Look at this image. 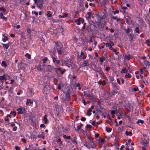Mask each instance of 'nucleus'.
Wrapping results in <instances>:
<instances>
[{"mask_svg": "<svg viewBox=\"0 0 150 150\" xmlns=\"http://www.w3.org/2000/svg\"><path fill=\"white\" fill-rule=\"evenodd\" d=\"M10 79V76L7 74H4L2 76H0V82L2 83H3L4 81Z\"/></svg>", "mask_w": 150, "mask_h": 150, "instance_id": "nucleus-1", "label": "nucleus"}, {"mask_svg": "<svg viewBox=\"0 0 150 150\" xmlns=\"http://www.w3.org/2000/svg\"><path fill=\"white\" fill-rule=\"evenodd\" d=\"M16 110L18 111L17 113L18 114H21L25 112L26 110L24 108L22 107L17 109Z\"/></svg>", "mask_w": 150, "mask_h": 150, "instance_id": "nucleus-2", "label": "nucleus"}, {"mask_svg": "<svg viewBox=\"0 0 150 150\" xmlns=\"http://www.w3.org/2000/svg\"><path fill=\"white\" fill-rule=\"evenodd\" d=\"M55 44L57 47V51L58 54H61L62 53V52L63 50V48L61 47L58 45V44L56 42H55Z\"/></svg>", "mask_w": 150, "mask_h": 150, "instance_id": "nucleus-3", "label": "nucleus"}, {"mask_svg": "<svg viewBox=\"0 0 150 150\" xmlns=\"http://www.w3.org/2000/svg\"><path fill=\"white\" fill-rule=\"evenodd\" d=\"M51 88V86H50L49 85H46L44 88V91H48L50 90Z\"/></svg>", "mask_w": 150, "mask_h": 150, "instance_id": "nucleus-4", "label": "nucleus"}, {"mask_svg": "<svg viewBox=\"0 0 150 150\" xmlns=\"http://www.w3.org/2000/svg\"><path fill=\"white\" fill-rule=\"evenodd\" d=\"M144 64L145 66L144 67V69H145L147 66L149 67L150 65V63L148 61L145 60L144 61Z\"/></svg>", "mask_w": 150, "mask_h": 150, "instance_id": "nucleus-5", "label": "nucleus"}, {"mask_svg": "<svg viewBox=\"0 0 150 150\" xmlns=\"http://www.w3.org/2000/svg\"><path fill=\"white\" fill-rule=\"evenodd\" d=\"M88 60H85L83 61V63L82 64V67L85 66H89V63H88Z\"/></svg>", "mask_w": 150, "mask_h": 150, "instance_id": "nucleus-6", "label": "nucleus"}, {"mask_svg": "<svg viewBox=\"0 0 150 150\" xmlns=\"http://www.w3.org/2000/svg\"><path fill=\"white\" fill-rule=\"evenodd\" d=\"M44 133L43 132H42L41 134H39L37 136V137L39 138H42L44 139L45 136L44 135Z\"/></svg>", "mask_w": 150, "mask_h": 150, "instance_id": "nucleus-7", "label": "nucleus"}, {"mask_svg": "<svg viewBox=\"0 0 150 150\" xmlns=\"http://www.w3.org/2000/svg\"><path fill=\"white\" fill-rule=\"evenodd\" d=\"M0 18L6 21L7 20V18L3 16V14L2 13H0Z\"/></svg>", "mask_w": 150, "mask_h": 150, "instance_id": "nucleus-8", "label": "nucleus"}, {"mask_svg": "<svg viewBox=\"0 0 150 150\" xmlns=\"http://www.w3.org/2000/svg\"><path fill=\"white\" fill-rule=\"evenodd\" d=\"M47 115H45L44 116L43 120L44 121L45 123L47 124Z\"/></svg>", "mask_w": 150, "mask_h": 150, "instance_id": "nucleus-9", "label": "nucleus"}, {"mask_svg": "<svg viewBox=\"0 0 150 150\" xmlns=\"http://www.w3.org/2000/svg\"><path fill=\"white\" fill-rule=\"evenodd\" d=\"M75 22L78 25H79L81 24L80 18L78 19H75Z\"/></svg>", "mask_w": 150, "mask_h": 150, "instance_id": "nucleus-10", "label": "nucleus"}, {"mask_svg": "<svg viewBox=\"0 0 150 150\" xmlns=\"http://www.w3.org/2000/svg\"><path fill=\"white\" fill-rule=\"evenodd\" d=\"M120 72L122 74H123L124 73H127V70L125 68H124L122 69Z\"/></svg>", "mask_w": 150, "mask_h": 150, "instance_id": "nucleus-11", "label": "nucleus"}, {"mask_svg": "<svg viewBox=\"0 0 150 150\" xmlns=\"http://www.w3.org/2000/svg\"><path fill=\"white\" fill-rule=\"evenodd\" d=\"M99 58L100 61L101 63H102L105 60V57L103 56H102L101 57H100Z\"/></svg>", "mask_w": 150, "mask_h": 150, "instance_id": "nucleus-12", "label": "nucleus"}, {"mask_svg": "<svg viewBox=\"0 0 150 150\" xmlns=\"http://www.w3.org/2000/svg\"><path fill=\"white\" fill-rule=\"evenodd\" d=\"M2 45H3V46L6 49H8L9 46V43L7 44L2 43Z\"/></svg>", "mask_w": 150, "mask_h": 150, "instance_id": "nucleus-13", "label": "nucleus"}, {"mask_svg": "<svg viewBox=\"0 0 150 150\" xmlns=\"http://www.w3.org/2000/svg\"><path fill=\"white\" fill-rule=\"evenodd\" d=\"M95 71L98 73L100 75H101L103 74V72L102 70L100 69L99 70H95Z\"/></svg>", "mask_w": 150, "mask_h": 150, "instance_id": "nucleus-14", "label": "nucleus"}, {"mask_svg": "<svg viewBox=\"0 0 150 150\" xmlns=\"http://www.w3.org/2000/svg\"><path fill=\"white\" fill-rule=\"evenodd\" d=\"M125 134H126V135L127 136H131L132 134V133L131 132H127V131H126L125 132Z\"/></svg>", "mask_w": 150, "mask_h": 150, "instance_id": "nucleus-15", "label": "nucleus"}, {"mask_svg": "<svg viewBox=\"0 0 150 150\" xmlns=\"http://www.w3.org/2000/svg\"><path fill=\"white\" fill-rule=\"evenodd\" d=\"M130 57V55L128 54V55H125V59L127 60H129Z\"/></svg>", "mask_w": 150, "mask_h": 150, "instance_id": "nucleus-16", "label": "nucleus"}, {"mask_svg": "<svg viewBox=\"0 0 150 150\" xmlns=\"http://www.w3.org/2000/svg\"><path fill=\"white\" fill-rule=\"evenodd\" d=\"M1 66L5 67H7L6 64L4 61H2L1 62Z\"/></svg>", "mask_w": 150, "mask_h": 150, "instance_id": "nucleus-17", "label": "nucleus"}, {"mask_svg": "<svg viewBox=\"0 0 150 150\" xmlns=\"http://www.w3.org/2000/svg\"><path fill=\"white\" fill-rule=\"evenodd\" d=\"M88 144L90 146H91V147L92 148H93L95 147L94 144L92 142V141H91L90 143H89Z\"/></svg>", "mask_w": 150, "mask_h": 150, "instance_id": "nucleus-18", "label": "nucleus"}, {"mask_svg": "<svg viewBox=\"0 0 150 150\" xmlns=\"http://www.w3.org/2000/svg\"><path fill=\"white\" fill-rule=\"evenodd\" d=\"M92 111V110L91 108H89L87 112V115L89 116H90L91 114V112Z\"/></svg>", "mask_w": 150, "mask_h": 150, "instance_id": "nucleus-19", "label": "nucleus"}, {"mask_svg": "<svg viewBox=\"0 0 150 150\" xmlns=\"http://www.w3.org/2000/svg\"><path fill=\"white\" fill-rule=\"evenodd\" d=\"M144 122V121L143 120H138L136 122L137 123L139 124V123H141V124H143Z\"/></svg>", "mask_w": 150, "mask_h": 150, "instance_id": "nucleus-20", "label": "nucleus"}, {"mask_svg": "<svg viewBox=\"0 0 150 150\" xmlns=\"http://www.w3.org/2000/svg\"><path fill=\"white\" fill-rule=\"evenodd\" d=\"M25 56L27 57L28 59H31V55L27 53L25 54Z\"/></svg>", "mask_w": 150, "mask_h": 150, "instance_id": "nucleus-21", "label": "nucleus"}, {"mask_svg": "<svg viewBox=\"0 0 150 150\" xmlns=\"http://www.w3.org/2000/svg\"><path fill=\"white\" fill-rule=\"evenodd\" d=\"M129 39L130 41H132L133 40V35L131 34H130L129 35Z\"/></svg>", "mask_w": 150, "mask_h": 150, "instance_id": "nucleus-22", "label": "nucleus"}, {"mask_svg": "<svg viewBox=\"0 0 150 150\" xmlns=\"http://www.w3.org/2000/svg\"><path fill=\"white\" fill-rule=\"evenodd\" d=\"M10 114L12 115L13 116L15 117L16 115V113L15 111H11L10 113Z\"/></svg>", "mask_w": 150, "mask_h": 150, "instance_id": "nucleus-23", "label": "nucleus"}, {"mask_svg": "<svg viewBox=\"0 0 150 150\" xmlns=\"http://www.w3.org/2000/svg\"><path fill=\"white\" fill-rule=\"evenodd\" d=\"M57 142L59 143V144L60 145H62V142L61 141V139L60 138H59L57 141Z\"/></svg>", "mask_w": 150, "mask_h": 150, "instance_id": "nucleus-24", "label": "nucleus"}, {"mask_svg": "<svg viewBox=\"0 0 150 150\" xmlns=\"http://www.w3.org/2000/svg\"><path fill=\"white\" fill-rule=\"evenodd\" d=\"M148 46L150 47V40H148L146 42Z\"/></svg>", "mask_w": 150, "mask_h": 150, "instance_id": "nucleus-25", "label": "nucleus"}, {"mask_svg": "<svg viewBox=\"0 0 150 150\" xmlns=\"http://www.w3.org/2000/svg\"><path fill=\"white\" fill-rule=\"evenodd\" d=\"M131 77V75L129 74L128 73H127L125 75V77L126 78H130Z\"/></svg>", "mask_w": 150, "mask_h": 150, "instance_id": "nucleus-26", "label": "nucleus"}, {"mask_svg": "<svg viewBox=\"0 0 150 150\" xmlns=\"http://www.w3.org/2000/svg\"><path fill=\"white\" fill-rule=\"evenodd\" d=\"M135 31V32L136 33H140V30H139V27H137L136 28Z\"/></svg>", "mask_w": 150, "mask_h": 150, "instance_id": "nucleus-27", "label": "nucleus"}, {"mask_svg": "<svg viewBox=\"0 0 150 150\" xmlns=\"http://www.w3.org/2000/svg\"><path fill=\"white\" fill-rule=\"evenodd\" d=\"M2 41L4 42H5L8 40V38L6 36H5L4 38L2 39Z\"/></svg>", "mask_w": 150, "mask_h": 150, "instance_id": "nucleus-28", "label": "nucleus"}, {"mask_svg": "<svg viewBox=\"0 0 150 150\" xmlns=\"http://www.w3.org/2000/svg\"><path fill=\"white\" fill-rule=\"evenodd\" d=\"M0 11H2L3 12H5L6 11V9L4 7H0Z\"/></svg>", "mask_w": 150, "mask_h": 150, "instance_id": "nucleus-29", "label": "nucleus"}, {"mask_svg": "<svg viewBox=\"0 0 150 150\" xmlns=\"http://www.w3.org/2000/svg\"><path fill=\"white\" fill-rule=\"evenodd\" d=\"M32 13L33 14H35V15H38V13L37 11H32Z\"/></svg>", "mask_w": 150, "mask_h": 150, "instance_id": "nucleus-30", "label": "nucleus"}, {"mask_svg": "<svg viewBox=\"0 0 150 150\" xmlns=\"http://www.w3.org/2000/svg\"><path fill=\"white\" fill-rule=\"evenodd\" d=\"M80 23H82L84 24V23H84V20L83 19L81 18H80Z\"/></svg>", "mask_w": 150, "mask_h": 150, "instance_id": "nucleus-31", "label": "nucleus"}, {"mask_svg": "<svg viewBox=\"0 0 150 150\" xmlns=\"http://www.w3.org/2000/svg\"><path fill=\"white\" fill-rule=\"evenodd\" d=\"M83 126V125L82 124L80 123V125L77 126V127L78 129H80L81 127Z\"/></svg>", "mask_w": 150, "mask_h": 150, "instance_id": "nucleus-32", "label": "nucleus"}, {"mask_svg": "<svg viewBox=\"0 0 150 150\" xmlns=\"http://www.w3.org/2000/svg\"><path fill=\"white\" fill-rule=\"evenodd\" d=\"M88 15V18H90L91 17V12H88L87 13Z\"/></svg>", "mask_w": 150, "mask_h": 150, "instance_id": "nucleus-33", "label": "nucleus"}, {"mask_svg": "<svg viewBox=\"0 0 150 150\" xmlns=\"http://www.w3.org/2000/svg\"><path fill=\"white\" fill-rule=\"evenodd\" d=\"M106 47H110L111 46V44L110 43H107L104 44Z\"/></svg>", "mask_w": 150, "mask_h": 150, "instance_id": "nucleus-34", "label": "nucleus"}, {"mask_svg": "<svg viewBox=\"0 0 150 150\" xmlns=\"http://www.w3.org/2000/svg\"><path fill=\"white\" fill-rule=\"evenodd\" d=\"M110 112L112 115H113L115 114L116 111L115 110H110Z\"/></svg>", "mask_w": 150, "mask_h": 150, "instance_id": "nucleus-35", "label": "nucleus"}, {"mask_svg": "<svg viewBox=\"0 0 150 150\" xmlns=\"http://www.w3.org/2000/svg\"><path fill=\"white\" fill-rule=\"evenodd\" d=\"M52 21L53 23H57L58 22L57 20L53 18L52 19Z\"/></svg>", "mask_w": 150, "mask_h": 150, "instance_id": "nucleus-36", "label": "nucleus"}, {"mask_svg": "<svg viewBox=\"0 0 150 150\" xmlns=\"http://www.w3.org/2000/svg\"><path fill=\"white\" fill-rule=\"evenodd\" d=\"M30 102V99H28L27 100V102L25 104L26 105H28L29 103Z\"/></svg>", "mask_w": 150, "mask_h": 150, "instance_id": "nucleus-37", "label": "nucleus"}, {"mask_svg": "<svg viewBox=\"0 0 150 150\" xmlns=\"http://www.w3.org/2000/svg\"><path fill=\"white\" fill-rule=\"evenodd\" d=\"M47 57H45V58L42 59V61H43V63H45V62L47 61Z\"/></svg>", "mask_w": 150, "mask_h": 150, "instance_id": "nucleus-38", "label": "nucleus"}, {"mask_svg": "<svg viewBox=\"0 0 150 150\" xmlns=\"http://www.w3.org/2000/svg\"><path fill=\"white\" fill-rule=\"evenodd\" d=\"M86 120V118L85 117H82L81 118V120L83 121H85Z\"/></svg>", "mask_w": 150, "mask_h": 150, "instance_id": "nucleus-39", "label": "nucleus"}, {"mask_svg": "<svg viewBox=\"0 0 150 150\" xmlns=\"http://www.w3.org/2000/svg\"><path fill=\"white\" fill-rule=\"evenodd\" d=\"M102 123V120H100L97 122V125H98Z\"/></svg>", "mask_w": 150, "mask_h": 150, "instance_id": "nucleus-40", "label": "nucleus"}, {"mask_svg": "<svg viewBox=\"0 0 150 150\" xmlns=\"http://www.w3.org/2000/svg\"><path fill=\"white\" fill-rule=\"evenodd\" d=\"M84 55V53L83 52H81L80 53V55L79 56V58L81 59V58H80L81 56V55Z\"/></svg>", "mask_w": 150, "mask_h": 150, "instance_id": "nucleus-41", "label": "nucleus"}, {"mask_svg": "<svg viewBox=\"0 0 150 150\" xmlns=\"http://www.w3.org/2000/svg\"><path fill=\"white\" fill-rule=\"evenodd\" d=\"M65 63L66 65L69 67H70L71 66L70 64H68L66 62H65Z\"/></svg>", "mask_w": 150, "mask_h": 150, "instance_id": "nucleus-42", "label": "nucleus"}, {"mask_svg": "<svg viewBox=\"0 0 150 150\" xmlns=\"http://www.w3.org/2000/svg\"><path fill=\"white\" fill-rule=\"evenodd\" d=\"M68 14L67 13H64V18L65 17H67L68 16Z\"/></svg>", "mask_w": 150, "mask_h": 150, "instance_id": "nucleus-43", "label": "nucleus"}, {"mask_svg": "<svg viewBox=\"0 0 150 150\" xmlns=\"http://www.w3.org/2000/svg\"><path fill=\"white\" fill-rule=\"evenodd\" d=\"M52 59L53 61L54 62H56L57 60H56V59L55 57H52Z\"/></svg>", "mask_w": 150, "mask_h": 150, "instance_id": "nucleus-44", "label": "nucleus"}, {"mask_svg": "<svg viewBox=\"0 0 150 150\" xmlns=\"http://www.w3.org/2000/svg\"><path fill=\"white\" fill-rule=\"evenodd\" d=\"M17 129V127L16 126L14 127L13 128V131H15Z\"/></svg>", "mask_w": 150, "mask_h": 150, "instance_id": "nucleus-45", "label": "nucleus"}, {"mask_svg": "<svg viewBox=\"0 0 150 150\" xmlns=\"http://www.w3.org/2000/svg\"><path fill=\"white\" fill-rule=\"evenodd\" d=\"M107 130L108 132H110L111 131V129L110 128H107Z\"/></svg>", "mask_w": 150, "mask_h": 150, "instance_id": "nucleus-46", "label": "nucleus"}, {"mask_svg": "<svg viewBox=\"0 0 150 150\" xmlns=\"http://www.w3.org/2000/svg\"><path fill=\"white\" fill-rule=\"evenodd\" d=\"M109 30L111 33H113L115 31V30L113 29L112 28L109 29Z\"/></svg>", "mask_w": 150, "mask_h": 150, "instance_id": "nucleus-47", "label": "nucleus"}, {"mask_svg": "<svg viewBox=\"0 0 150 150\" xmlns=\"http://www.w3.org/2000/svg\"><path fill=\"white\" fill-rule=\"evenodd\" d=\"M52 16V14L50 13H47V16L50 18Z\"/></svg>", "mask_w": 150, "mask_h": 150, "instance_id": "nucleus-48", "label": "nucleus"}, {"mask_svg": "<svg viewBox=\"0 0 150 150\" xmlns=\"http://www.w3.org/2000/svg\"><path fill=\"white\" fill-rule=\"evenodd\" d=\"M119 13V11L118 10H116L113 11V14H115L117 13Z\"/></svg>", "mask_w": 150, "mask_h": 150, "instance_id": "nucleus-49", "label": "nucleus"}, {"mask_svg": "<svg viewBox=\"0 0 150 150\" xmlns=\"http://www.w3.org/2000/svg\"><path fill=\"white\" fill-rule=\"evenodd\" d=\"M15 148L16 150H20V147L18 146H16Z\"/></svg>", "mask_w": 150, "mask_h": 150, "instance_id": "nucleus-50", "label": "nucleus"}, {"mask_svg": "<svg viewBox=\"0 0 150 150\" xmlns=\"http://www.w3.org/2000/svg\"><path fill=\"white\" fill-rule=\"evenodd\" d=\"M140 72L142 74H143V69L141 68L140 69Z\"/></svg>", "mask_w": 150, "mask_h": 150, "instance_id": "nucleus-51", "label": "nucleus"}, {"mask_svg": "<svg viewBox=\"0 0 150 150\" xmlns=\"http://www.w3.org/2000/svg\"><path fill=\"white\" fill-rule=\"evenodd\" d=\"M127 106H129V109L127 108V110H130L132 108V106L129 104Z\"/></svg>", "mask_w": 150, "mask_h": 150, "instance_id": "nucleus-52", "label": "nucleus"}, {"mask_svg": "<svg viewBox=\"0 0 150 150\" xmlns=\"http://www.w3.org/2000/svg\"><path fill=\"white\" fill-rule=\"evenodd\" d=\"M87 138L88 139H89V140H90L91 141H92L93 139L90 136H88L87 137Z\"/></svg>", "mask_w": 150, "mask_h": 150, "instance_id": "nucleus-53", "label": "nucleus"}, {"mask_svg": "<svg viewBox=\"0 0 150 150\" xmlns=\"http://www.w3.org/2000/svg\"><path fill=\"white\" fill-rule=\"evenodd\" d=\"M110 69V67H107L105 68V70L108 71Z\"/></svg>", "mask_w": 150, "mask_h": 150, "instance_id": "nucleus-54", "label": "nucleus"}, {"mask_svg": "<svg viewBox=\"0 0 150 150\" xmlns=\"http://www.w3.org/2000/svg\"><path fill=\"white\" fill-rule=\"evenodd\" d=\"M86 23H84V24H83V26L82 28L83 29H85L86 28Z\"/></svg>", "mask_w": 150, "mask_h": 150, "instance_id": "nucleus-55", "label": "nucleus"}, {"mask_svg": "<svg viewBox=\"0 0 150 150\" xmlns=\"http://www.w3.org/2000/svg\"><path fill=\"white\" fill-rule=\"evenodd\" d=\"M57 89L60 90L61 88V86L60 85H58V86L57 87Z\"/></svg>", "mask_w": 150, "mask_h": 150, "instance_id": "nucleus-56", "label": "nucleus"}, {"mask_svg": "<svg viewBox=\"0 0 150 150\" xmlns=\"http://www.w3.org/2000/svg\"><path fill=\"white\" fill-rule=\"evenodd\" d=\"M102 85H105L106 84V81L105 80H104L103 81H102Z\"/></svg>", "mask_w": 150, "mask_h": 150, "instance_id": "nucleus-57", "label": "nucleus"}, {"mask_svg": "<svg viewBox=\"0 0 150 150\" xmlns=\"http://www.w3.org/2000/svg\"><path fill=\"white\" fill-rule=\"evenodd\" d=\"M84 94H85V95L86 96H88L90 95V94H88V93H86V92H84Z\"/></svg>", "mask_w": 150, "mask_h": 150, "instance_id": "nucleus-58", "label": "nucleus"}, {"mask_svg": "<svg viewBox=\"0 0 150 150\" xmlns=\"http://www.w3.org/2000/svg\"><path fill=\"white\" fill-rule=\"evenodd\" d=\"M130 29L129 28H128L126 30V33L127 34H128L129 32Z\"/></svg>", "mask_w": 150, "mask_h": 150, "instance_id": "nucleus-59", "label": "nucleus"}, {"mask_svg": "<svg viewBox=\"0 0 150 150\" xmlns=\"http://www.w3.org/2000/svg\"><path fill=\"white\" fill-rule=\"evenodd\" d=\"M121 8L123 9L124 10H126L127 9V8L125 6H124L123 7H122Z\"/></svg>", "mask_w": 150, "mask_h": 150, "instance_id": "nucleus-60", "label": "nucleus"}, {"mask_svg": "<svg viewBox=\"0 0 150 150\" xmlns=\"http://www.w3.org/2000/svg\"><path fill=\"white\" fill-rule=\"evenodd\" d=\"M99 134L98 133H97L95 134V137L96 138H98L99 137Z\"/></svg>", "mask_w": 150, "mask_h": 150, "instance_id": "nucleus-61", "label": "nucleus"}, {"mask_svg": "<svg viewBox=\"0 0 150 150\" xmlns=\"http://www.w3.org/2000/svg\"><path fill=\"white\" fill-rule=\"evenodd\" d=\"M40 126L41 127H45V125L43 124H42L40 125Z\"/></svg>", "mask_w": 150, "mask_h": 150, "instance_id": "nucleus-62", "label": "nucleus"}, {"mask_svg": "<svg viewBox=\"0 0 150 150\" xmlns=\"http://www.w3.org/2000/svg\"><path fill=\"white\" fill-rule=\"evenodd\" d=\"M14 80L13 79L11 80V82L10 83H8V84H11L12 83H13L14 82Z\"/></svg>", "mask_w": 150, "mask_h": 150, "instance_id": "nucleus-63", "label": "nucleus"}, {"mask_svg": "<svg viewBox=\"0 0 150 150\" xmlns=\"http://www.w3.org/2000/svg\"><path fill=\"white\" fill-rule=\"evenodd\" d=\"M21 140L24 143H25L26 142V140L25 139H21Z\"/></svg>", "mask_w": 150, "mask_h": 150, "instance_id": "nucleus-64", "label": "nucleus"}]
</instances>
